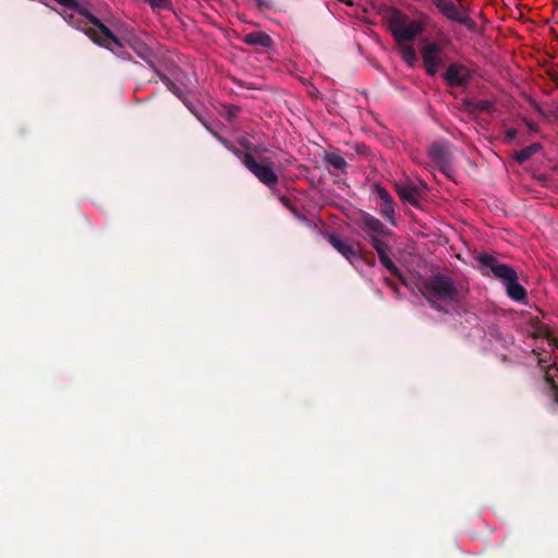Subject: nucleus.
Wrapping results in <instances>:
<instances>
[{
	"label": "nucleus",
	"instance_id": "f257e3e1",
	"mask_svg": "<svg viewBox=\"0 0 558 558\" xmlns=\"http://www.w3.org/2000/svg\"><path fill=\"white\" fill-rule=\"evenodd\" d=\"M385 19L393 38L401 46V58L407 64L413 66L417 59L416 51L412 45L404 44L413 41L421 35L430 17L424 12H418L417 20L410 21L400 9L391 7L387 9Z\"/></svg>",
	"mask_w": 558,
	"mask_h": 558
},
{
	"label": "nucleus",
	"instance_id": "f03ea898",
	"mask_svg": "<svg viewBox=\"0 0 558 558\" xmlns=\"http://www.w3.org/2000/svg\"><path fill=\"white\" fill-rule=\"evenodd\" d=\"M418 290L428 304L437 312L448 313L447 305L462 299V290L454 280L442 272H435L421 279Z\"/></svg>",
	"mask_w": 558,
	"mask_h": 558
},
{
	"label": "nucleus",
	"instance_id": "7ed1b4c3",
	"mask_svg": "<svg viewBox=\"0 0 558 558\" xmlns=\"http://www.w3.org/2000/svg\"><path fill=\"white\" fill-rule=\"evenodd\" d=\"M242 165L269 190L277 187L279 178L275 171V163L270 158L262 156V154L254 157L246 154L243 156Z\"/></svg>",
	"mask_w": 558,
	"mask_h": 558
},
{
	"label": "nucleus",
	"instance_id": "20e7f679",
	"mask_svg": "<svg viewBox=\"0 0 558 558\" xmlns=\"http://www.w3.org/2000/svg\"><path fill=\"white\" fill-rule=\"evenodd\" d=\"M242 165L269 190L277 187L279 178L275 171V163L270 158L262 156V154L254 157L246 154L243 156Z\"/></svg>",
	"mask_w": 558,
	"mask_h": 558
},
{
	"label": "nucleus",
	"instance_id": "39448f33",
	"mask_svg": "<svg viewBox=\"0 0 558 558\" xmlns=\"http://www.w3.org/2000/svg\"><path fill=\"white\" fill-rule=\"evenodd\" d=\"M478 262V269L484 276L493 275L496 279L500 280L504 284L511 279H518L517 271L500 263L494 255L482 253L476 257Z\"/></svg>",
	"mask_w": 558,
	"mask_h": 558
},
{
	"label": "nucleus",
	"instance_id": "423d86ee",
	"mask_svg": "<svg viewBox=\"0 0 558 558\" xmlns=\"http://www.w3.org/2000/svg\"><path fill=\"white\" fill-rule=\"evenodd\" d=\"M87 36L97 45L110 50L117 57L128 60L130 54L125 50L124 43L118 38L109 27L99 24V33L95 29L87 31Z\"/></svg>",
	"mask_w": 558,
	"mask_h": 558
},
{
	"label": "nucleus",
	"instance_id": "0eeeda50",
	"mask_svg": "<svg viewBox=\"0 0 558 558\" xmlns=\"http://www.w3.org/2000/svg\"><path fill=\"white\" fill-rule=\"evenodd\" d=\"M359 227L364 231L374 248L385 245L383 239L391 234V231L379 219L366 211L361 213Z\"/></svg>",
	"mask_w": 558,
	"mask_h": 558
},
{
	"label": "nucleus",
	"instance_id": "6e6552de",
	"mask_svg": "<svg viewBox=\"0 0 558 558\" xmlns=\"http://www.w3.org/2000/svg\"><path fill=\"white\" fill-rule=\"evenodd\" d=\"M432 3L436 7L438 12L446 17L448 21L457 22L465 26L470 32L477 29L476 22L464 14L459 7L450 0H432Z\"/></svg>",
	"mask_w": 558,
	"mask_h": 558
},
{
	"label": "nucleus",
	"instance_id": "1a4fd4ad",
	"mask_svg": "<svg viewBox=\"0 0 558 558\" xmlns=\"http://www.w3.org/2000/svg\"><path fill=\"white\" fill-rule=\"evenodd\" d=\"M219 141L229 151L236 156L243 163V156L250 154L252 157L267 153L268 149L264 145H255L247 137L241 136L236 140V143L241 148L236 147L231 141L223 136H217Z\"/></svg>",
	"mask_w": 558,
	"mask_h": 558
},
{
	"label": "nucleus",
	"instance_id": "9d476101",
	"mask_svg": "<svg viewBox=\"0 0 558 558\" xmlns=\"http://www.w3.org/2000/svg\"><path fill=\"white\" fill-rule=\"evenodd\" d=\"M427 155L446 177L451 178V172L453 169L447 143L434 142L428 147Z\"/></svg>",
	"mask_w": 558,
	"mask_h": 558
},
{
	"label": "nucleus",
	"instance_id": "9b49d317",
	"mask_svg": "<svg viewBox=\"0 0 558 558\" xmlns=\"http://www.w3.org/2000/svg\"><path fill=\"white\" fill-rule=\"evenodd\" d=\"M554 345L558 349L557 339H553ZM547 361L538 359V365L544 374V381L551 392L553 407L558 409V361L555 359L549 365H544Z\"/></svg>",
	"mask_w": 558,
	"mask_h": 558
},
{
	"label": "nucleus",
	"instance_id": "f8f14e48",
	"mask_svg": "<svg viewBox=\"0 0 558 558\" xmlns=\"http://www.w3.org/2000/svg\"><path fill=\"white\" fill-rule=\"evenodd\" d=\"M422 59L427 74L435 76L437 68L444 62L442 49L439 44L433 41L425 45L422 49Z\"/></svg>",
	"mask_w": 558,
	"mask_h": 558
},
{
	"label": "nucleus",
	"instance_id": "ddd939ff",
	"mask_svg": "<svg viewBox=\"0 0 558 558\" xmlns=\"http://www.w3.org/2000/svg\"><path fill=\"white\" fill-rule=\"evenodd\" d=\"M444 80L450 87L466 86L472 80V71L461 63H451L448 65Z\"/></svg>",
	"mask_w": 558,
	"mask_h": 558
},
{
	"label": "nucleus",
	"instance_id": "4468645a",
	"mask_svg": "<svg viewBox=\"0 0 558 558\" xmlns=\"http://www.w3.org/2000/svg\"><path fill=\"white\" fill-rule=\"evenodd\" d=\"M326 239L330 245L350 263L360 258L359 250L355 247L353 241L342 239L335 233H327Z\"/></svg>",
	"mask_w": 558,
	"mask_h": 558
},
{
	"label": "nucleus",
	"instance_id": "2eb2a0df",
	"mask_svg": "<svg viewBox=\"0 0 558 558\" xmlns=\"http://www.w3.org/2000/svg\"><path fill=\"white\" fill-rule=\"evenodd\" d=\"M65 9L73 10L80 15V17L86 21V25L89 23L94 26V29L99 33V24H104L98 17L93 15L86 7L78 3L76 0H54Z\"/></svg>",
	"mask_w": 558,
	"mask_h": 558
},
{
	"label": "nucleus",
	"instance_id": "dca6fc26",
	"mask_svg": "<svg viewBox=\"0 0 558 558\" xmlns=\"http://www.w3.org/2000/svg\"><path fill=\"white\" fill-rule=\"evenodd\" d=\"M422 187L423 185L420 186L412 182L397 183L396 192L403 202L417 206L422 195Z\"/></svg>",
	"mask_w": 558,
	"mask_h": 558
},
{
	"label": "nucleus",
	"instance_id": "f3484780",
	"mask_svg": "<svg viewBox=\"0 0 558 558\" xmlns=\"http://www.w3.org/2000/svg\"><path fill=\"white\" fill-rule=\"evenodd\" d=\"M128 44L141 59H143L151 69L156 70L154 62L155 54L145 43L136 37H133L128 40Z\"/></svg>",
	"mask_w": 558,
	"mask_h": 558
},
{
	"label": "nucleus",
	"instance_id": "a211bd4d",
	"mask_svg": "<svg viewBox=\"0 0 558 558\" xmlns=\"http://www.w3.org/2000/svg\"><path fill=\"white\" fill-rule=\"evenodd\" d=\"M507 294L517 302L524 303L526 301V290L518 282V279L508 280L506 283Z\"/></svg>",
	"mask_w": 558,
	"mask_h": 558
},
{
	"label": "nucleus",
	"instance_id": "6ab92c4d",
	"mask_svg": "<svg viewBox=\"0 0 558 558\" xmlns=\"http://www.w3.org/2000/svg\"><path fill=\"white\" fill-rule=\"evenodd\" d=\"M243 41L246 45L251 46H259L264 48H269L272 44L271 37L264 32H252L244 36Z\"/></svg>",
	"mask_w": 558,
	"mask_h": 558
},
{
	"label": "nucleus",
	"instance_id": "aec40b11",
	"mask_svg": "<svg viewBox=\"0 0 558 558\" xmlns=\"http://www.w3.org/2000/svg\"><path fill=\"white\" fill-rule=\"evenodd\" d=\"M324 160L336 170H339L341 172L347 171L348 163L345 159L336 151L326 153Z\"/></svg>",
	"mask_w": 558,
	"mask_h": 558
},
{
	"label": "nucleus",
	"instance_id": "412c9836",
	"mask_svg": "<svg viewBox=\"0 0 558 558\" xmlns=\"http://www.w3.org/2000/svg\"><path fill=\"white\" fill-rule=\"evenodd\" d=\"M388 245H381L379 247H376L375 251L378 254L379 260L383 264V266L388 269L391 274L396 275L399 272L398 267L395 265L392 259L387 254Z\"/></svg>",
	"mask_w": 558,
	"mask_h": 558
},
{
	"label": "nucleus",
	"instance_id": "4be33fe9",
	"mask_svg": "<svg viewBox=\"0 0 558 558\" xmlns=\"http://www.w3.org/2000/svg\"><path fill=\"white\" fill-rule=\"evenodd\" d=\"M542 148V145L538 143H533L524 148H522L520 151L515 154V160L519 163H524L529 159L532 158L537 151H539Z\"/></svg>",
	"mask_w": 558,
	"mask_h": 558
},
{
	"label": "nucleus",
	"instance_id": "5701e85b",
	"mask_svg": "<svg viewBox=\"0 0 558 558\" xmlns=\"http://www.w3.org/2000/svg\"><path fill=\"white\" fill-rule=\"evenodd\" d=\"M63 19L73 27L81 29L87 35V31L94 29L93 27L86 26V21L80 16H76L75 13L64 12Z\"/></svg>",
	"mask_w": 558,
	"mask_h": 558
},
{
	"label": "nucleus",
	"instance_id": "b1692460",
	"mask_svg": "<svg viewBox=\"0 0 558 558\" xmlns=\"http://www.w3.org/2000/svg\"><path fill=\"white\" fill-rule=\"evenodd\" d=\"M154 71L171 93L182 98V90L165 73L160 72L157 68Z\"/></svg>",
	"mask_w": 558,
	"mask_h": 558
},
{
	"label": "nucleus",
	"instance_id": "393cba45",
	"mask_svg": "<svg viewBox=\"0 0 558 558\" xmlns=\"http://www.w3.org/2000/svg\"><path fill=\"white\" fill-rule=\"evenodd\" d=\"M380 215L391 225H396L393 202L380 204Z\"/></svg>",
	"mask_w": 558,
	"mask_h": 558
},
{
	"label": "nucleus",
	"instance_id": "a878e982",
	"mask_svg": "<svg viewBox=\"0 0 558 558\" xmlns=\"http://www.w3.org/2000/svg\"><path fill=\"white\" fill-rule=\"evenodd\" d=\"M375 192L378 195V197L380 198L381 204L392 203L393 202V199H392L391 195L389 194V192L386 189H384L383 186L376 185L375 186Z\"/></svg>",
	"mask_w": 558,
	"mask_h": 558
},
{
	"label": "nucleus",
	"instance_id": "bb28decb",
	"mask_svg": "<svg viewBox=\"0 0 558 558\" xmlns=\"http://www.w3.org/2000/svg\"><path fill=\"white\" fill-rule=\"evenodd\" d=\"M475 109L480 111L490 112L494 109V104L489 100H478L475 104Z\"/></svg>",
	"mask_w": 558,
	"mask_h": 558
},
{
	"label": "nucleus",
	"instance_id": "cd10ccee",
	"mask_svg": "<svg viewBox=\"0 0 558 558\" xmlns=\"http://www.w3.org/2000/svg\"><path fill=\"white\" fill-rule=\"evenodd\" d=\"M197 120L204 125V128L217 140V136H221L217 131H215L210 124L202 117L197 116Z\"/></svg>",
	"mask_w": 558,
	"mask_h": 558
},
{
	"label": "nucleus",
	"instance_id": "c85d7f7f",
	"mask_svg": "<svg viewBox=\"0 0 558 558\" xmlns=\"http://www.w3.org/2000/svg\"><path fill=\"white\" fill-rule=\"evenodd\" d=\"M518 135V131L513 128H510L506 131L505 140L507 143H511Z\"/></svg>",
	"mask_w": 558,
	"mask_h": 558
},
{
	"label": "nucleus",
	"instance_id": "c756f323",
	"mask_svg": "<svg viewBox=\"0 0 558 558\" xmlns=\"http://www.w3.org/2000/svg\"><path fill=\"white\" fill-rule=\"evenodd\" d=\"M182 101L184 102V105L189 108V110L197 118V116H201L198 113V111L195 109V107L193 106V104L186 99H184L183 97L181 98Z\"/></svg>",
	"mask_w": 558,
	"mask_h": 558
},
{
	"label": "nucleus",
	"instance_id": "7c9ffc66",
	"mask_svg": "<svg viewBox=\"0 0 558 558\" xmlns=\"http://www.w3.org/2000/svg\"><path fill=\"white\" fill-rule=\"evenodd\" d=\"M547 74L549 75V77L553 81V83L555 84V86L558 88V74L554 71H548Z\"/></svg>",
	"mask_w": 558,
	"mask_h": 558
},
{
	"label": "nucleus",
	"instance_id": "2f4dec72",
	"mask_svg": "<svg viewBox=\"0 0 558 558\" xmlns=\"http://www.w3.org/2000/svg\"><path fill=\"white\" fill-rule=\"evenodd\" d=\"M239 108L238 107H231L228 111V117L229 119H232L233 117H235L236 112H238Z\"/></svg>",
	"mask_w": 558,
	"mask_h": 558
},
{
	"label": "nucleus",
	"instance_id": "473e14b6",
	"mask_svg": "<svg viewBox=\"0 0 558 558\" xmlns=\"http://www.w3.org/2000/svg\"><path fill=\"white\" fill-rule=\"evenodd\" d=\"M456 1L459 3V9H460L461 11H463V10H464V3H465V0H456Z\"/></svg>",
	"mask_w": 558,
	"mask_h": 558
},
{
	"label": "nucleus",
	"instance_id": "72a5a7b5",
	"mask_svg": "<svg viewBox=\"0 0 558 558\" xmlns=\"http://www.w3.org/2000/svg\"><path fill=\"white\" fill-rule=\"evenodd\" d=\"M527 125H529V128H530V129H532V130H534V129H535V123H533V122H529V123H527Z\"/></svg>",
	"mask_w": 558,
	"mask_h": 558
},
{
	"label": "nucleus",
	"instance_id": "f704fd0d",
	"mask_svg": "<svg viewBox=\"0 0 558 558\" xmlns=\"http://www.w3.org/2000/svg\"><path fill=\"white\" fill-rule=\"evenodd\" d=\"M281 202H282L283 204H286V205H287V203H288L287 197H286V196H282V197H281Z\"/></svg>",
	"mask_w": 558,
	"mask_h": 558
}]
</instances>
